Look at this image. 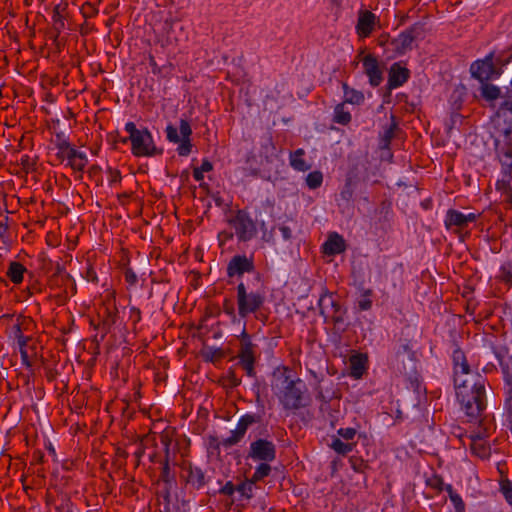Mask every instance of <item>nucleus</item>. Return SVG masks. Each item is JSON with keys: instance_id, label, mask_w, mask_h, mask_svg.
Segmentation results:
<instances>
[{"instance_id": "1", "label": "nucleus", "mask_w": 512, "mask_h": 512, "mask_svg": "<svg viewBox=\"0 0 512 512\" xmlns=\"http://www.w3.org/2000/svg\"><path fill=\"white\" fill-rule=\"evenodd\" d=\"M471 75L481 83L504 75L510 78V86L505 88L502 102L495 112V118L510 119L512 111V53L490 52L484 59L474 61L470 67Z\"/></svg>"}, {"instance_id": "2", "label": "nucleus", "mask_w": 512, "mask_h": 512, "mask_svg": "<svg viewBox=\"0 0 512 512\" xmlns=\"http://www.w3.org/2000/svg\"><path fill=\"white\" fill-rule=\"evenodd\" d=\"M457 399L470 421H477L486 409L485 385L483 381H474L455 378Z\"/></svg>"}, {"instance_id": "3", "label": "nucleus", "mask_w": 512, "mask_h": 512, "mask_svg": "<svg viewBox=\"0 0 512 512\" xmlns=\"http://www.w3.org/2000/svg\"><path fill=\"white\" fill-rule=\"evenodd\" d=\"M274 375L281 382L278 398L285 410L295 411L310 405L311 397L306 384L300 378L292 379L287 367Z\"/></svg>"}, {"instance_id": "4", "label": "nucleus", "mask_w": 512, "mask_h": 512, "mask_svg": "<svg viewBox=\"0 0 512 512\" xmlns=\"http://www.w3.org/2000/svg\"><path fill=\"white\" fill-rule=\"evenodd\" d=\"M319 314L324 323L332 324L333 333L341 337L350 325L348 321V309L336 297L335 293L323 288L318 300Z\"/></svg>"}, {"instance_id": "5", "label": "nucleus", "mask_w": 512, "mask_h": 512, "mask_svg": "<svg viewBox=\"0 0 512 512\" xmlns=\"http://www.w3.org/2000/svg\"><path fill=\"white\" fill-rule=\"evenodd\" d=\"M256 402L261 407V410L257 413H247L240 417L237 427L235 430L231 431V435L228 438L219 441V438L215 435H210L208 437V451L211 454L220 455L221 445L225 448H230L232 446L237 445L244 438L247 430L254 424H261L263 422V418L265 415L264 405L260 398V395L257 394Z\"/></svg>"}, {"instance_id": "6", "label": "nucleus", "mask_w": 512, "mask_h": 512, "mask_svg": "<svg viewBox=\"0 0 512 512\" xmlns=\"http://www.w3.org/2000/svg\"><path fill=\"white\" fill-rule=\"evenodd\" d=\"M510 119L495 118V151L505 177L512 178V110Z\"/></svg>"}, {"instance_id": "7", "label": "nucleus", "mask_w": 512, "mask_h": 512, "mask_svg": "<svg viewBox=\"0 0 512 512\" xmlns=\"http://www.w3.org/2000/svg\"><path fill=\"white\" fill-rule=\"evenodd\" d=\"M125 131L129 136L122 139V142L130 141L131 152L135 157H155L163 154V148L155 145L153 136L148 128H137L134 122H127L125 124Z\"/></svg>"}, {"instance_id": "8", "label": "nucleus", "mask_w": 512, "mask_h": 512, "mask_svg": "<svg viewBox=\"0 0 512 512\" xmlns=\"http://www.w3.org/2000/svg\"><path fill=\"white\" fill-rule=\"evenodd\" d=\"M391 363L411 383L412 387H418L416 356L409 341H405L398 347Z\"/></svg>"}, {"instance_id": "9", "label": "nucleus", "mask_w": 512, "mask_h": 512, "mask_svg": "<svg viewBox=\"0 0 512 512\" xmlns=\"http://www.w3.org/2000/svg\"><path fill=\"white\" fill-rule=\"evenodd\" d=\"M237 308L241 318L258 313L264 306L266 294L264 290L248 291L244 282L237 285Z\"/></svg>"}, {"instance_id": "10", "label": "nucleus", "mask_w": 512, "mask_h": 512, "mask_svg": "<svg viewBox=\"0 0 512 512\" xmlns=\"http://www.w3.org/2000/svg\"><path fill=\"white\" fill-rule=\"evenodd\" d=\"M423 27L420 23H415L402 31L398 37L393 38L390 42L392 46V54H387V59H392L395 56L404 55L406 52L413 49L414 41L422 34Z\"/></svg>"}, {"instance_id": "11", "label": "nucleus", "mask_w": 512, "mask_h": 512, "mask_svg": "<svg viewBox=\"0 0 512 512\" xmlns=\"http://www.w3.org/2000/svg\"><path fill=\"white\" fill-rule=\"evenodd\" d=\"M229 223L234 227L236 236L240 242H247L257 234L255 222L245 210H238Z\"/></svg>"}, {"instance_id": "12", "label": "nucleus", "mask_w": 512, "mask_h": 512, "mask_svg": "<svg viewBox=\"0 0 512 512\" xmlns=\"http://www.w3.org/2000/svg\"><path fill=\"white\" fill-rule=\"evenodd\" d=\"M180 468V480L184 482L186 486L200 490L206 485L207 478L202 468L193 465L190 461H183Z\"/></svg>"}, {"instance_id": "13", "label": "nucleus", "mask_w": 512, "mask_h": 512, "mask_svg": "<svg viewBox=\"0 0 512 512\" xmlns=\"http://www.w3.org/2000/svg\"><path fill=\"white\" fill-rule=\"evenodd\" d=\"M248 458L254 461L272 462L276 459V446L270 440L256 439L250 444Z\"/></svg>"}, {"instance_id": "14", "label": "nucleus", "mask_w": 512, "mask_h": 512, "mask_svg": "<svg viewBox=\"0 0 512 512\" xmlns=\"http://www.w3.org/2000/svg\"><path fill=\"white\" fill-rule=\"evenodd\" d=\"M99 318V322L94 324V321H91V325L95 329L101 331V340H104L107 334L112 331L113 326L117 323L118 320V309L115 304L112 306L102 305L97 313Z\"/></svg>"}, {"instance_id": "15", "label": "nucleus", "mask_w": 512, "mask_h": 512, "mask_svg": "<svg viewBox=\"0 0 512 512\" xmlns=\"http://www.w3.org/2000/svg\"><path fill=\"white\" fill-rule=\"evenodd\" d=\"M255 270L254 259L252 256L234 255L227 264L226 272L228 278L242 277L244 273H252Z\"/></svg>"}, {"instance_id": "16", "label": "nucleus", "mask_w": 512, "mask_h": 512, "mask_svg": "<svg viewBox=\"0 0 512 512\" xmlns=\"http://www.w3.org/2000/svg\"><path fill=\"white\" fill-rule=\"evenodd\" d=\"M379 23V18L369 10H360L356 24V34L360 39L369 37Z\"/></svg>"}, {"instance_id": "17", "label": "nucleus", "mask_w": 512, "mask_h": 512, "mask_svg": "<svg viewBox=\"0 0 512 512\" xmlns=\"http://www.w3.org/2000/svg\"><path fill=\"white\" fill-rule=\"evenodd\" d=\"M361 62L364 73L369 79V84L372 87H378L383 81V71L379 66L377 57L373 54H368L361 59Z\"/></svg>"}, {"instance_id": "18", "label": "nucleus", "mask_w": 512, "mask_h": 512, "mask_svg": "<svg viewBox=\"0 0 512 512\" xmlns=\"http://www.w3.org/2000/svg\"><path fill=\"white\" fill-rule=\"evenodd\" d=\"M410 78V70L401 62L393 63L388 72L387 87L389 90L402 86Z\"/></svg>"}, {"instance_id": "19", "label": "nucleus", "mask_w": 512, "mask_h": 512, "mask_svg": "<svg viewBox=\"0 0 512 512\" xmlns=\"http://www.w3.org/2000/svg\"><path fill=\"white\" fill-rule=\"evenodd\" d=\"M240 347L238 351L239 364L256 362L255 349L257 345L251 340V336L244 329L239 336Z\"/></svg>"}, {"instance_id": "20", "label": "nucleus", "mask_w": 512, "mask_h": 512, "mask_svg": "<svg viewBox=\"0 0 512 512\" xmlns=\"http://www.w3.org/2000/svg\"><path fill=\"white\" fill-rule=\"evenodd\" d=\"M347 248L342 235L337 232L330 233L328 239L322 246L323 253L328 256H335L343 253Z\"/></svg>"}, {"instance_id": "21", "label": "nucleus", "mask_w": 512, "mask_h": 512, "mask_svg": "<svg viewBox=\"0 0 512 512\" xmlns=\"http://www.w3.org/2000/svg\"><path fill=\"white\" fill-rule=\"evenodd\" d=\"M494 353L499 361L505 382L512 385V357L509 356L508 349L505 347L495 348Z\"/></svg>"}, {"instance_id": "22", "label": "nucleus", "mask_w": 512, "mask_h": 512, "mask_svg": "<svg viewBox=\"0 0 512 512\" xmlns=\"http://www.w3.org/2000/svg\"><path fill=\"white\" fill-rule=\"evenodd\" d=\"M166 137L172 143H180L177 152L180 156H188L192 151V144L190 139H181L177 128L169 124L166 127Z\"/></svg>"}, {"instance_id": "23", "label": "nucleus", "mask_w": 512, "mask_h": 512, "mask_svg": "<svg viewBox=\"0 0 512 512\" xmlns=\"http://www.w3.org/2000/svg\"><path fill=\"white\" fill-rule=\"evenodd\" d=\"M452 360L454 365V379H460L459 373L462 375L470 374V366L466 359L465 353L456 343L452 354Z\"/></svg>"}, {"instance_id": "24", "label": "nucleus", "mask_w": 512, "mask_h": 512, "mask_svg": "<svg viewBox=\"0 0 512 512\" xmlns=\"http://www.w3.org/2000/svg\"><path fill=\"white\" fill-rule=\"evenodd\" d=\"M368 356L364 353H356L349 358L350 375L360 379L367 370Z\"/></svg>"}, {"instance_id": "25", "label": "nucleus", "mask_w": 512, "mask_h": 512, "mask_svg": "<svg viewBox=\"0 0 512 512\" xmlns=\"http://www.w3.org/2000/svg\"><path fill=\"white\" fill-rule=\"evenodd\" d=\"M504 93L501 92V89L491 83L483 82L480 87V96L483 100L490 103V106L495 107L494 101L500 99V103L502 102V96Z\"/></svg>"}, {"instance_id": "26", "label": "nucleus", "mask_w": 512, "mask_h": 512, "mask_svg": "<svg viewBox=\"0 0 512 512\" xmlns=\"http://www.w3.org/2000/svg\"><path fill=\"white\" fill-rule=\"evenodd\" d=\"M453 226L458 229H464L466 227L464 214L455 209H449L446 213L445 227L451 229Z\"/></svg>"}, {"instance_id": "27", "label": "nucleus", "mask_w": 512, "mask_h": 512, "mask_svg": "<svg viewBox=\"0 0 512 512\" xmlns=\"http://www.w3.org/2000/svg\"><path fill=\"white\" fill-rule=\"evenodd\" d=\"M25 272H27V269L22 263L11 261L6 275L14 284H20L23 281Z\"/></svg>"}, {"instance_id": "28", "label": "nucleus", "mask_w": 512, "mask_h": 512, "mask_svg": "<svg viewBox=\"0 0 512 512\" xmlns=\"http://www.w3.org/2000/svg\"><path fill=\"white\" fill-rule=\"evenodd\" d=\"M342 88L344 93V104L350 103L354 105H360L364 102L365 97L361 91L350 88L346 82L342 83Z\"/></svg>"}, {"instance_id": "29", "label": "nucleus", "mask_w": 512, "mask_h": 512, "mask_svg": "<svg viewBox=\"0 0 512 512\" xmlns=\"http://www.w3.org/2000/svg\"><path fill=\"white\" fill-rule=\"evenodd\" d=\"M305 151L302 148L295 150L290 154V165L297 171L305 172L310 169V165L304 160Z\"/></svg>"}, {"instance_id": "30", "label": "nucleus", "mask_w": 512, "mask_h": 512, "mask_svg": "<svg viewBox=\"0 0 512 512\" xmlns=\"http://www.w3.org/2000/svg\"><path fill=\"white\" fill-rule=\"evenodd\" d=\"M201 355L205 361L217 363L226 356V352L222 348L206 347L202 349Z\"/></svg>"}, {"instance_id": "31", "label": "nucleus", "mask_w": 512, "mask_h": 512, "mask_svg": "<svg viewBox=\"0 0 512 512\" xmlns=\"http://www.w3.org/2000/svg\"><path fill=\"white\" fill-rule=\"evenodd\" d=\"M390 120L391 124L387 128H385L382 136V142L384 147H389L392 139L395 137L396 131L399 129L398 119L394 114L390 115Z\"/></svg>"}, {"instance_id": "32", "label": "nucleus", "mask_w": 512, "mask_h": 512, "mask_svg": "<svg viewBox=\"0 0 512 512\" xmlns=\"http://www.w3.org/2000/svg\"><path fill=\"white\" fill-rule=\"evenodd\" d=\"M344 105L339 103L335 106L333 122L346 126L351 122L352 116L349 111L344 110Z\"/></svg>"}, {"instance_id": "33", "label": "nucleus", "mask_w": 512, "mask_h": 512, "mask_svg": "<svg viewBox=\"0 0 512 512\" xmlns=\"http://www.w3.org/2000/svg\"><path fill=\"white\" fill-rule=\"evenodd\" d=\"M357 183V179L355 177H352L351 175H348L345 179V184L340 192V197L342 200L349 202L352 200L355 186Z\"/></svg>"}, {"instance_id": "34", "label": "nucleus", "mask_w": 512, "mask_h": 512, "mask_svg": "<svg viewBox=\"0 0 512 512\" xmlns=\"http://www.w3.org/2000/svg\"><path fill=\"white\" fill-rule=\"evenodd\" d=\"M355 443H345L340 438L333 437L330 447L339 455L345 456L355 447Z\"/></svg>"}, {"instance_id": "35", "label": "nucleus", "mask_w": 512, "mask_h": 512, "mask_svg": "<svg viewBox=\"0 0 512 512\" xmlns=\"http://www.w3.org/2000/svg\"><path fill=\"white\" fill-rule=\"evenodd\" d=\"M270 462H261L255 469L251 477V483H257L263 480L265 477L269 476L271 473Z\"/></svg>"}, {"instance_id": "36", "label": "nucleus", "mask_w": 512, "mask_h": 512, "mask_svg": "<svg viewBox=\"0 0 512 512\" xmlns=\"http://www.w3.org/2000/svg\"><path fill=\"white\" fill-rule=\"evenodd\" d=\"M160 480L166 485H172L175 482V474L171 471L169 460L164 459L160 472Z\"/></svg>"}, {"instance_id": "37", "label": "nucleus", "mask_w": 512, "mask_h": 512, "mask_svg": "<svg viewBox=\"0 0 512 512\" xmlns=\"http://www.w3.org/2000/svg\"><path fill=\"white\" fill-rule=\"evenodd\" d=\"M52 20H53V30L55 32V37L57 38L65 26L64 18L60 14V11H59V5L55 6L53 9Z\"/></svg>"}, {"instance_id": "38", "label": "nucleus", "mask_w": 512, "mask_h": 512, "mask_svg": "<svg viewBox=\"0 0 512 512\" xmlns=\"http://www.w3.org/2000/svg\"><path fill=\"white\" fill-rule=\"evenodd\" d=\"M323 183V174L321 171H312L306 177V184L310 189H317Z\"/></svg>"}, {"instance_id": "39", "label": "nucleus", "mask_w": 512, "mask_h": 512, "mask_svg": "<svg viewBox=\"0 0 512 512\" xmlns=\"http://www.w3.org/2000/svg\"><path fill=\"white\" fill-rule=\"evenodd\" d=\"M372 294L373 291L371 289L364 290L361 299L357 301V307L359 311H367L372 308Z\"/></svg>"}, {"instance_id": "40", "label": "nucleus", "mask_w": 512, "mask_h": 512, "mask_svg": "<svg viewBox=\"0 0 512 512\" xmlns=\"http://www.w3.org/2000/svg\"><path fill=\"white\" fill-rule=\"evenodd\" d=\"M498 279L508 286L512 285V263L508 262L500 268Z\"/></svg>"}, {"instance_id": "41", "label": "nucleus", "mask_w": 512, "mask_h": 512, "mask_svg": "<svg viewBox=\"0 0 512 512\" xmlns=\"http://www.w3.org/2000/svg\"><path fill=\"white\" fill-rule=\"evenodd\" d=\"M349 463L351 468L357 473H365V471L369 468L368 462L365 461L362 457L351 456L349 458Z\"/></svg>"}, {"instance_id": "42", "label": "nucleus", "mask_w": 512, "mask_h": 512, "mask_svg": "<svg viewBox=\"0 0 512 512\" xmlns=\"http://www.w3.org/2000/svg\"><path fill=\"white\" fill-rule=\"evenodd\" d=\"M464 121V117L458 113V112H453L451 113L449 119L445 122V127H446V130H447V133L450 134L451 131L454 129V128H457L459 125H461Z\"/></svg>"}, {"instance_id": "43", "label": "nucleus", "mask_w": 512, "mask_h": 512, "mask_svg": "<svg viewBox=\"0 0 512 512\" xmlns=\"http://www.w3.org/2000/svg\"><path fill=\"white\" fill-rule=\"evenodd\" d=\"M88 163L87 156L84 152L78 155L77 158L72 159L71 163L68 165L74 170L78 172H82L85 168V166Z\"/></svg>"}, {"instance_id": "44", "label": "nucleus", "mask_w": 512, "mask_h": 512, "mask_svg": "<svg viewBox=\"0 0 512 512\" xmlns=\"http://www.w3.org/2000/svg\"><path fill=\"white\" fill-rule=\"evenodd\" d=\"M500 491L507 503L512 506V482L509 479L500 481Z\"/></svg>"}, {"instance_id": "45", "label": "nucleus", "mask_w": 512, "mask_h": 512, "mask_svg": "<svg viewBox=\"0 0 512 512\" xmlns=\"http://www.w3.org/2000/svg\"><path fill=\"white\" fill-rule=\"evenodd\" d=\"M255 483H251V479L247 482H243L239 484L236 488V491L240 492L243 497L246 499H251L253 497V485Z\"/></svg>"}, {"instance_id": "46", "label": "nucleus", "mask_w": 512, "mask_h": 512, "mask_svg": "<svg viewBox=\"0 0 512 512\" xmlns=\"http://www.w3.org/2000/svg\"><path fill=\"white\" fill-rule=\"evenodd\" d=\"M160 440L164 446V453H165L164 459L170 460V445L172 442L170 433L168 431L162 432V434L160 436Z\"/></svg>"}, {"instance_id": "47", "label": "nucleus", "mask_w": 512, "mask_h": 512, "mask_svg": "<svg viewBox=\"0 0 512 512\" xmlns=\"http://www.w3.org/2000/svg\"><path fill=\"white\" fill-rule=\"evenodd\" d=\"M20 165L22 170L28 174L29 172L33 171L35 169L36 160L32 159L28 155H24L21 157Z\"/></svg>"}, {"instance_id": "48", "label": "nucleus", "mask_w": 512, "mask_h": 512, "mask_svg": "<svg viewBox=\"0 0 512 512\" xmlns=\"http://www.w3.org/2000/svg\"><path fill=\"white\" fill-rule=\"evenodd\" d=\"M179 130L181 139H190V136L192 135V129L188 120L180 119Z\"/></svg>"}, {"instance_id": "49", "label": "nucleus", "mask_w": 512, "mask_h": 512, "mask_svg": "<svg viewBox=\"0 0 512 512\" xmlns=\"http://www.w3.org/2000/svg\"><path fill=\"white\" fill-rule=\"evenodd\" d=\"M391 40L392 39H390L389 33H386V32L379 35V37L376 40L377 45L384 48L383 55L386 57H387V54H389V50L386 47L390 45Z\"/></svg>"}, {"instance_id": "50", "label": "nucleus", "mask_w": 512, "mask_h": 512, "mask_svg": "<svg viewBox=\"0 0 512 512\" xmlns=\"http://www.w3.org/2000/svg\"><path fill=\"white\" fill-rule=\"evenodd\" d=\"M55 137H56L55 145L58 150L62 151V150L69 148L70 143H69L68 139L65 137L63 132H57L55 134Z\"/></svg>"}, {"instance_id": "51", "label": "nucleus", "mask_w": 512, "mask_h": 512, "mask_svg": "<svg viewBox=\"0 0 512 512\" xmlns=\"http://www.w3.org/2000/svg\"><path fill=\"white\" fill-rule=\"evenodd\" d=\"M427 485L433 489L438 491L443 490L444 481L440 475H433L431 478L427 480Z\"/></svg>"}, {"instance_id": "52", "label": "nucleus", "mask_w": 512, "mask_h": 512, "mask_svg": "<svg viewBox=\"0 0 512 512\" xmlns=\"http://www.w3.org/2000/svg\"><path fill=\"white\" fill-rule=\"evenodd\" d=\"M225 379L228 383V386L231 388H235L241 384V379L237 377L235 370L232 368L228 370Z\"/></svg>"}, {"instance_id": "53", "label": "nucleus", "mask_w": 512, "mask_h": 512, "mask_svg": "<svg viewBox=\"0 0 512 512\" xmlns=\"http://www.w3.org/2000/svg\"><path fill=\"white\" fill-rule=\"evenodd\" d=\"M451 502L453 503V506H454V509H455V512H465V502L463 501L462 497L457 494V495H451Z\"/></svg>"}, {"instance_id": "54", "label": "nucleus", "mask_w": 512, "mask_h": 512, "mask_svg": "<svg viewBox=\"0 0 512 512\" xmlns=\"http://www.w3.org/2000/svg\"><path fill=\"white\" fill-rule=\"evenodd\" d=\"M338 435L344 438L345 440H352L356 435V429L348 427V428H340L337 431Z\"/></svg>"}, {"instance_id": "55", "label": "nucleus", "mask_w": 512, "mask_h": 512, "mask_svg": "<svg viewBox=\"0 0 512 512\" xmlns=\"http://www.w3.org/2000/svg\"><path fill=\"white\" fill-rule=\"evenodd\" d=\"M223 310L227 315L231 316L232 318L236 317L235 307H234L233 302L230 299H228V298L224 299Z\"/></svg>"}, {"instance_id": "56", "label": "nucleus", "mask_w": 512, "mask_h": 512, "mask_svg": "<svg viewBox=\"0 0 512 512\" xmlns=\"http://www.w3.org/2000/svg\"><path fill=\"white\" fill-rule=\"evenodd\" d=\"M237 486H235L231 481L226 482V484L220 488L219 493L226 496H231L236 491Z\"/></svg>"}, {"instance_id": "57", "label": "nucleus", "mask_w": 512, "mask_h": 512, "mask_svg": "<svg viewBox=\"0 0 512 512\" xmlns=\"http://www.w3.org/2000/svg\"><path fill=\"white\" fill-rule=\"evenodd\" d=\"M66 150V160L68 161V164L71 163L72 159H75L78 157L79 154H81L82 152L77 150L75 147L73 146H69V148L65 149Z\"/></svg>"}, {"instance_id": "58", "label": "nucleus", "mask_w": 512, "mask_h": 512, "mask_svg": "<svg viewBox=\"0 0 512 512\" xmlns=\"http://www.w3.org/2000/svg\"><path fill=\"white\" fill-rule=\"evenodd\" d=\"M314 390L316 392V399L320 402L327 404L330 402V398L326 397L323 393L321 385H315Z\"/></svg>"}, {"instance_id": "59", "label": "nucleus", "mask_w": 512, "mask_h": 512, "mask_svg": "<svg viewBox=\"0 0 512 512\" xmlns=\"http://www.w3.org/2000/svg\"><path fill=\"white\" fill-rule=\"evenodd\" d=\"M108 173L110 175L109 183L114 184L121 181V173L119 170L109 168Z\"/></svg>"}, {"instance_id": "60", "label": "nucleus", "mask_w": 512, "mask_h": 512, "mask_svg": "<svg viewBox=\"0 0 512 512\" xmlns=\"http://www.w3.org/2000/svg\"><path fill=\"white\" fill-rule=\"evenodd\" d=\"M245 371H246V374L249 376V377H254L256 372H255V362H246V363H242V364H239Z\"/></svg>"}, {"instance_id": "61", "label": "nucleus", "mask_w": 512, "mask_h": 512, "mask_svg": "<svg viewBox=\"0 0 512 512\" xmlns=\"http://www.w3.org/2000/svg\"><path fill=\"white\" fill-rule=\"evenodd\" d=\"M82 13L85 18L92 17L97 13V10L94 8V6L90 3H86L82 7Z\"/></svg>"}, {"instance_id": "62", "label": "nucleus", "mask_w": 512, "mask_h": 512, "mask_svg": "<svg viewBox=\"0 0 512 512\" xmlns=\"http://www.w3.org/2000/svg\"><path fill=\"white\" fill-rule=\"evenodd\" d=\"M85 278L89 282H94V283L98 282L97 274L91 265H89L86 269Z\"/></svg>"}, {"instance_id": "63", "label": "nucleus", "mask_w": 512, "mask_h": 512, "mask_svg": "<svg viewBox=\"0 0 512 512\" xmlns=\"http://www.w3.org/2000/svg\"><path fill=\"white\" fill-rule=\"evenodd\" d=\"M279 231L281 232L282 237L285 241L291 240L292 230L289 226L282 224L279 226Z\"/></svg>"}, {"instance_id": "64", "label": "nucleus", "mask_w": 512, "mask_h": 512, "mask_svg": "<svg viewBox=\"0 0 512 512\" xmlns=\"http://www.w3.org/2000/svg\"><path fill=\"white\" fill-rule=\"evenodd\" d=\"M171 487L172 485L165 484L164 488L158 493V495L161 496L168 504L171 499Z\"/></svg>"}]
</instances>
